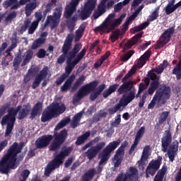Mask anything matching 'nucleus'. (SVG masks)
<instances>
[{"mask_svg": "<svg viewBox=\"0 0 181 181\" xmlns=\"http://www.w3.org/2000/svg\"><path fill=\"white\" fill-rule=\"evenodd\" d=\"M72 45L73 35L69 34L66 37L62 48V54L58 57L57 63L58 64H63L66 59V67L72 69L73 70V69L78 64L79 62L83 60L84 56H86V53H87V49L86 48L81 49L83 47L81 43L75 44L71 49Z\"/></svg>", "mask_w": 181, "mask_h": 181, "instance_id": "obj_1", "label": "nucleus"}, {"mask_svg": "<svg viewBox=\"0 0 181 181\" xmlns=\"http://www.w3.org/2000/svg\"><path fill=\"white\" fill-rule=\"evenodd\" d=\"M67 136H69V132L66 129H63L60 132H54L53 135L46 134L41 136L35 141V149H45V148H47L48 145H50L49 147V151L56 152L66 142ZM50 142H52L51 144Z\"/></svg>", "mask_w": 181, "mask_h": 181, "instance_id": "obj_2", "label": "nucleus"}, {"mask_svg": "<svg viewBox=\"0 0 181 181\" xmlns=\"http://www.w3.org/2000/svg\"><path fill=\"white\" fill-rule=\"evenodd\" d=\"M19 148H18V142H14L8 148L6 154L0 160V173L3 175H8L11 169L18 168L17 156Z\"/></svg>", "mask_w": 181, "mask_h": 181, "instance_id": "obj_3", "label": "nucleus"}, {"mask_svg": "<svg viewBox=\"0 0 181 181\" xmlns=\"http://www.w3.org/2000/svg\"><path fill=\"white\" fill-rule=\"evenodd\" d=\"M98 84H100V81L95 80L81 86L76 93L75 100L80 101L83 97H86V95H88L90 93H92L89 96V100L90 101H95L101 93L105 90L106 87L105 83L99 86ZM98 86V87L97 88Z\"/></svg>", "mask_w": 181, "mask_h": 181, "instance_id": "obj_4", "label": "nucleus"}, {"mask_svg": "<svg viewBox=\"0 0 181 181\" xmlns=\"http://www.w3.org/2000/svg\"><path fill=\"white\" fill-rule=\"evenodd\" d=\"M21 110H22V105H18L16 109L11 107L8 110V114L2 117L1 121V127L6 125L4 135L6 138L12 134V131H13V127H15V122H16V115H18Z\"/></svg>", "mask_w": 181, "mask_h": 181, "instance_id": "obj_5", "label": "nucleus"}, {"mask_svg": "<svg viewBox=\"0 0 181 181\" xmlns=\"http://www.w3.org/2000/svg\"><path fill=\"white\" fill-rule=\"evenodd\" d=\"M71 152V148L69 147L56 155L53 160H52L45 168L44 175L46 177H49L52 175L53 170L59 169L61 165H63V160L66 156H69Z\"/></svg>", "mask_w": 181, "mask_h": 181, "instance_id": "obj_6", "label": "nucleus"}, {"mask_svg": "<svg viewBox=\"0 0 181 181\" xmlns=\"http://www.w3.org/2000/svg\"><path fill=\"white\" fill-rule=\"evenodd\" d=\"M76 11H77V6H75L73 4V3H70L69 4L66 5L64 12V16L66 19V28L71 33L74 32L76 22L78 21V15L75 14L71 17Z\"/></svg>", "mask_w": 181, "mask_h": 181, "instance_id": "obj_7", "label": "nucleus"}, {"mask_svg": "<svg viewBox=\"0 0 181 181\" xmlns=\"http://www.w3.org/2000/svg\"><path fill=\"white\" fill-rule=\"evenodd\" d=\"M170 98V87L163 84L161 87L156 92L153 100L148 105V110H152V108H154L155 105H156V101L165 104L166 103V100H169Z\"/></svg>", "mask_w": 181, "mask_h": 181, "instance_id": "obj_8", "label": "nucleus"}, {"mask_svg": "<svg viewBox=\"0 0 181 181\" xmlns=\"http://www.w3.org/2000/svg\"><path fill=\"white\" fill-rule=\"evenodd\" d=\"M136 73V68L135 66H133L130 71L123 77L122 79V84L119 87V88L117 90V93L122 95V94L125 95L127 93H131V90L132 88H134V84H135V82L132 79H130L134 74ZM129 80V81H128Z\"/></svg>", "mask_w": 181, "mask_h": 181, "instance_id": "obj_9", "label": "nucleus"}, {"mask_svg": "<svg viewBox=\"0 0 181 181\" xmlns=\"http://www.w3.org/2000/svg\"><path fill=\"white\" fill-rule=\"evenodd\" d=\"M126 16L127 14L123 13L119 16V18H114L108 23H106V24L96 27L94 30L95 32H105V33H110L112 30H115V28H118V26L122 23V21L125 19Z\"/></svg>", "mask_w": 181, "mask_h": 181, "instance_id": "obj_10", "label": "nucleus"}, {"mask_svg": "<svg viewBox=\"0 0 181 181\" xmlns=\"http://www.w3.org/2000/svg\"><path fill=\"white\" fill-rule=\"evenodd\" d=\"M135 99V91H131L128 95L124 94L120 99L119 103L116 104L113 107L108 109V112L110 115H114L117 111L121 110V107H127L129 103Z\"/></svg>", "mask_w": 181, "mask_h": 181, "instance_id": "obj_11", "label": "nucleus"}, {"mask_svg": "<svg viewBox=\"0 0 181 181\" xmlns=\"http://www.w3.org/2000/svg\"><path fill=\"white\" fill-rule=\"evenodd\" d=\"M62 8H57L54 9L53 16H48L45 23L44 28L50 23L51 29H55L60 23V18H62Z\"/></svg>", "mask_w": 181, "mask_h": 181, "instance_id": "obj_12", "label": "nucleus"}, {"mask_svg": "<svg viewBox=\"0 0 181 181\" xmlns=\"http://www.w3.org/2000/svg\"><path fill=\"white\" fill-rule=\"evenodd\" d=\"M175 26L170 27L165 30L160 36L159 40L157 41V46L158 49L166 46L170 42V39L175 34Z\"/></svg>", "mask_w": 181, "mask_h": 181, "instance_id": "obj_13", "label": "nucleus"}, {"mask_svg": "<svg viewBox=\"0 0 181 181\" xmlns=\"http://www.w3.org/2000/svg\"><path fill=\"white\" fill-rule=\"evenodd\" d=\"M162 165V156H158L156 160H152L149 162L146 169V177L148 179L150 176H155L156 172L159 170Z\"/></svg>", "mask_w": 181, "mask_h": 181, "instance_id": "obj_14", "label": "nucleus"}, {"mask_svg": "<svg viewBox=\"0 0 181 181\" xmlns=\"http://www.w3.org/2000/svg\"><path fill=\"white\" fill-rule=\"evenodd\" d=\"M128 146V141H124L122 143L120 147L116 151L113 163L115 168H118L121 163H122V160L124 159V155H125V148Z\"/></svg>", "mask_w": 181, "mask_h": 181, "instance_id": "obj_15", "label": "nucleus"}, {"mask_svg": "<svg viewBox=\"0 0 181 181\" xmlns=\"http://www.w3.org/2000/svg\"><path fill=\"white\" fill-rule=\"evenodd\" d=\"M119 144H121V140L113 141L110 142L103 151V155L101 159L103 160H108L110 159V154L111 152H114L117 148H118Z\"/></svg>", "mask_w": 181, "mask_h": 181, "instance_id": "obj_16", "label": "nucleus"}, {"mask_svg": "<svg viewBox=\"0 0 181 181\" xmlns=\"http://www.w3.org/2000/svg\"><path fill=\"white\" fill-rule=\"evenodd\" d=\"M105 146V141H102L97 144L95 146L90 148L86 153V156L89 160H91L93 158H95L98 153Z\"/></svg>", "mask_w": 181, "mask_h": 181, "instance_id": "obj_17", "label": "nucleus"}, {"mask_svg": "<svg viewBox=\"0 0 181 181\" xmlns=\"http://www.w3.org/2000/svg\"><path fill=\"white\" fill-rule=\"evenodd\" d=\"M28 2H30V0H20L19 1H18V0H6L3 3V6L5 8V9H8L9 6H11V10L13 11L21 8L22 5H26Z\"/></svg>", "mask_w": 181, "mask_h": 181, "instance_id": "obj_18", "label": "nucleus"}, {"mask_svg": "<svg viewBox=\"0 0 181 181\" xmlns=\"http://www.w3.org/2000/svg\"><path fill=\"white\" fill-rule=\"evenodd\" d=\"M47 74H49V67L45 66L40 71L39 74L35 76L32 84V88L33 90L37 88V86H40L42 80H45V78L47 77Z\"/></svg>", "mask_w": 181, "mask_h": 181, "instance_id": "obj_19", "label": "nucleus"}, {"mask_svg": "<svg viewBox=\"0 0 181 181\" xmlns=\"http://www.w3.org/2000/svg\"><path fill=\"white\" fill-rule=\"evenodd\" d=\"M170 144H172V132L170 130H165L163 137L161 139V146L163 152H168V148H169Z\"/></svg>", "mask_w": 181, "mask_h": 181, "instance_id": "obj_20", "label": "nucleus"}, {"mask_svg": "<svg viewBox=\"0 0 181 181\" xmlns=\"http://www.w3.org/2000/svg\"><path fill=\"white\" fill-rule=\"evenodd\" d=\"M177 151H179V141L175 140L170 145L168 151V156L170 162L175 160V158H176V155H177Z\"/></svg>", "mask_w": 181, "mask_h": 181, "instance_id": "obj_21", "label": "nucleus"}, {"mask_svg": "<svg viewBox=\"0 0 181 181\" xmlns=\"http://www.w3.org/2000/svg\"><path fill=\"white\" fill-rule=\"evenodd\" d=\"M42 111H43V103L41 102H37L31 110L29 119L33 121V119H35L37 115H40V114H42Z\"/></svg>", "mask_w": 181, "mask_h": 181, "instance_id": "obj_22", "label": "nucleus"}, {"mask_svg": "<svg viewBox=\"0 0 181 181\" xmlns=\"http://www.w3.org/2000/svg\"><path fill=\"white\" fill-rule=\"evenodd\" d=\"M56 115L53 112V110L50 107V105L47 106V107L42 112L41 116V122H47V121H50L52 118H54Z\"/></svg>", "mask_w": 181, "mask_h": 181, "instance_id": "obj_23", "label": "nucleus"}, {"mask_svg": "<svg viewBox=\"0 0 181 181\" xmlns=\"http://www.w3.org/2000/svg\"><path fill=\"white\" fill-rule=\"evenodd\" d=\"M142 35H144V32H141L137 33L136 35H134L131 40H128L127 42H125L124 45V50H128L132 47V46L136 45L138 42L139 41V39L142 37Z\"/></svg>", "mask_w": 181, "mask_h": 181, "instance_id": "obj_24", "label": "nucleus"}, {"mask_svg": "<svg viewBox=\"0 0 181 181\" xmlns=\"http://www.w3.org/2000/svg\"><path fill=\"white\" fill-rule=\"evenodd\" d=\"M76 80V75L74 74H71L64 82L63 86L61 87V91L62 93H66L67 90H70L71 88V93H74V91H71V85L73 84V81Z\"/></svg>", "mask_w": 181, "mask_h": 181, "instance_id": "obj_25", "label": "nucleus"}, {"mask_svg": "<svg viewBox=\"0 0 181 181\" xmlns=\"http://www.w3.org/2000/svg\"><path fill=\"white\" fill-rule=\"evenodd\" d=\"M49 107L52 110L55 117L60 115V114H63V112L66 111V105H64V103H62L61 105L59 103H52L49 105Z\"/></svg>", "mask_w": 181, "mask_h": 181, "instance_id": "obj_26", "label": "nucleus"}, {"mask_svg": "<svg viewBox=\"0 0 181 181\" xmlns=\"http://www.w3.org/2000/svg\"><path fill=\"white\" fill-rule=\"evenodd\" d=\"M118 87H119V84L118 83H115L110 86L109 88L103 93V98H108V97H110L112 93H115V91H117Z\"/></svg>", "mask_w": 181, "mask_h": 181, "instance_id": "obj_27", "label": "nucleus"}, {"mask_svg": "<svg viewBox=\"0 0 181 181\" xmlns=\"http://www.w3.org/2000/svg\"><path fill=\"white\" fill-rule=\"evenodd\" d=\"M90 135H91V132L88 131L83 133L82 135L78 136L75 142L76 145H77V146L80 145H83V144H84L86 141H87L88 138H90Z\"/></svg>", "mask_w": 181, "mask_h": 181, "instance_id": "obj_28", "label": "nucleus"}, {"mask_svg": "<svg viewBox=\"0 0 181 181\" xmlns=\"http://www.w3.org/2000/svg\"><path fill=\"white\" fill-rule=\"evenodd\" d=\"M29 112H30V107L26 105H23V108L18 112V119H25L29 115Z\"/></svg>", "mask_w": 181, "mask_h": 181, "instance_id": "obj_29", "label": "nucleus"}, {"mask_svg": "<svg viewBox=\"0 0 181 181\" xmlns=\"http://www.w3.org/2000/svg\"><path fill=\"white\" fill-rule=\"evenodd\" d=\"M84 81H86V76L81 75L79 78L73 83L71 87V91H77V89L83 86Z\"/></svg>", "mask_w": 181, "mask_h": 181, "instance_id": "obj_30", "label": "nucleus"}, {"mask_svg": "<svg viewBox=\"0 0 181 181\" xmlns=\"http://www.w3.org/2000/svg\"><path fill=\"white\" fill-rule=\"evenodd\" d=\"M110 39L112 43H115L118 39H122V33H121V30L119 28H117L115 30L112 31Z\"/></svg>", "mask_w": 181, "mask_h": 181, "instance_id": "obj_31", "label": "nucleus"}, {"mask_svg": "<svg viewBox=\"0 0 181 181\" xmlns=\"http://www.w3.org/2000/svg\"><path fill=\"white\" fill-rule=\"evenodd\" d=\"M152 54V50L148 49L141 57H140V62L139 64L140 65L139 67H142L148 60H149V57H151V54Z\"/></svg>", "mask_w": 181, "mask_h": 181, "instance_id": "obj_32", "label": "nucleus"}, {"mask_svg": "<svg viewBox=\"0 0 181 181\" xmlns=\"http://www.w3.org/2000/svg\"><path fill=\"white\" fill-rule=\"evenodd\" d=\"M25 59H23L21 66L23 67L25 65L28 64L32 60V58L33 57V51L32 49H28L25 52Z\"/></svg>", "mask_w": 181, "mask_h": 181, "instance_id": "obj_33", "label": "nucleus"}, {"mask_svg": "<svg viewBox=\"0 0 181 181\" xmlns=\"http://www.w3.org/2000/svg\"><path fill=\"white\" fill-rule=\"evenodd\" d=\"M160 84V83L159 82V81H152L150 85V87L148 89L147 93L149 95H153V93H155V91H156V90H158V88H159Z\"/></svg>", "mask_w": 181, "mask_h": 181, "instance_id": "obj_34", "label": "nucleus"}, {"mask_svg": "<svg viewBox=\"0 0 181 181\" xmlns=\"http://www.w3.org/2000/svg\"><path fill=\"white\" fill-rule=\"evenodd\" d=\"M149 26V21H146L139 25L135 26L134 28L130 30L131 33H136V32H141L144 29H146Z\"/></svg>", "mask_w": 181, "mask_h": 181, "instance_id": "obj_35", "label": "nucleus"}, {"mask_svg": "<svg viewBox=\"0 0 181 181\" xmlns=\"http://www.w3.org/2000/svg\"><path fill=\"white\" fill-rule=\"evenodd\" d=\"M37 4L36 2H32L27 4L25 7V13L26 16H30L32 12L34 9H36Z\"/></svg>", "mask_w": 181, "mask_h": 181, "instance_id": "obj_36", "label": "nucleus"}, {"mask_svg": "<svg viewBox=\"0 0 181 181\" xmlns=\"http://www.w3.org/2000/svg\"><path fill=\"white\" fill-rule=\"evenodd\" d=\"M81 117H83L82 112H78L74 116L72 122L71 124V128H77L80 121H81Z\"/></svg>", "mask_w": 181, "mask_h": 181, "instance_id": "obj_37", "label": "nucleus"}, {"mask_svg": "<svg viewBox=\"0 0 181 181\" xmlns=\"http://www.w3.org/2000/svg\"><path fill=\"white\" fill-rule=\"evenodd\" d=\"M173 74L176 76L177 80H180L181 78V59L179 60L178 63L175 65L173 69Z\"/></svg>", "mask_w": 181, "mask_h": 181, "instance_id": "obj_38", "label": "nucleus"}, {"mask_svg": "<svg viewBox=\"0 0 181 181\" xmlns=\"http://www.w3.org/2000/svg\"><path fill=\"white\" fill-rule=\"evenodd\" d=\"M45 38H38L37 40H35L31 45L32 50H36V49H39V47H40L42 45H45Z\"/></svg>", "mask_w": 181, "mask_h": 181, "instance_id": "obj_39", "label": "nucleus"}, {"mask_svg": "<svg viewBox=\"0 0 181 181\" xmlns=\"http://www.w3.org/2000/svg\"><path fill=\"white\" fill-rule=\"evenodd\" d=\"M91 12H93L92 10H90V8L84 6L80 14L81 21H86V19H88L91 15Z\"/></svg>", "mask_w": 181, "mask_h": 181, "instance_id": "obj_40", "label": "nucleus"}, {"mask_svg": "<svg viewBox=\"0 0 181 181\" xmlns=\"http://www.w3.org/2000/svg\"><path fill=\"white\" fill-rule=\"evenodd\" d=\"M70 123V117H66L62 120H61L55 127L54 131H60L62 128L66 126L67 124Z\"/></svg>", "mask_w": 181, "mask_h": 181, "instance_id": "obj_41", "label": "nucleus"}, {"mask_svg": "<svg viewBox=\"0 0 181 181\" xmlns=\"http://www.w3.org/2000/svg\"><path fill=\"white\" fill-rule=\"evenodd\" d=\"M10 40L11 42V44L10 45L11 47H13V49H16V47H18V44L19 43V38L18 37V33L14 32L13 33L12 37L10 38Z\"/></svg>", "mask_w": 181, "mask_h": 181, "instance_id": "obj_42", "label": "nucleus"}, {"mask_svg": "<svg viewBox=\"0 0 181 181\" xmlns=\"http://www.w3.org/2000/svg\"><path fill=\"white\" fill-rule=\"evenodd\" d=\"M101 141V136H97L94 139L89 141L85 146H83L81 148V151H86L88 148L92 147L93 145H95V144H98Z\"/></svg>", "mask_w": 181, "mask_h": 181, "instance_id": "obj_43", "label": "nucleus"}, {"mask_svg": "<svg viewBox=\"0 0 181 181\" xmlns=\"http://www.w3.org/2000/svg\"><path fill=\"white\" fill-rule=\"evenodd\" d=\"M20 63H22V52H18L16 57L14 58L13 66L16 69L19 68Z\"/></svg>", "mask_w": 181, "mask_h": 181, "instance_id": "obj_44", "label": "nucleus"}, {"mask_svg": "<svg viewBox=\"0 0 181 181\" xmlns=\"http://www.w3.org/2000/svg\"><path fill=\"white\" fill-rule=\"evenodd\" d=\"M170 112L168 111L163 112L160 114V117H158V124L162 125L163 122L168 119V117H169Z\"/></svg>", "mask_w": 181, "mask_h": 181, "instance_id": "obj_45", "label": "nucleus"}, {"mask_svg": "<svg viewBox=\"0 0 181 181\" xmlns=\"http://www.w3.org/2000/svg\"><path fill=\"white\" fill-rule=\"evenodd\" d=\"M146 88H148V84L142 82L140 83L139 86V90L136 95V98H139V97H141V94H142V93H144V91H145Z\"/></svg>", "mask_w": 181, "mask_h": 181, "instance_id": "obj_46", "label": "nucleus"}, {"mask_svg": "<svg viewBox=\"0 0 181 181\" xmlns=\"http://www.w3.org/2000/svg\"><path fill=\"white\" fill-rule=\"evenodd\" d=\"M30 25V20L29 18H27L26 20H25L23 25L21 27V29L18 30L19 33L21 35H23V33L26 32Z\"/></svg>", "mask_w": 181, "mask_h": 181, "instance_id": "obj_47", "label": "nucleus"}, {"mask_svg": "<svg viewBox=\"0 0 181 181\" xmlns=\"http://www.w3.org/2000/svg\"><path fill=\"white\" fill-rule=\"evenodd\" d=\"M29 175H30V171L29 170H24L22 171L19 176L20 181H27L29 177Z\"/></svg>", "mask_w": 181, "mask_h": 181, "instance_id": "obj_48", "label": "nucleus"}, {"mask_svg": "<svg viewBox=\"0 0 181 181\" xmlns=\"http://www.w3.org/2000/svg\"><path fill=\"white\" fill-rule=\"evenodd\" d=\"M96 4L97 0H88L87 3L85 4V8H88L90 11H94Z\"/></svg>", "mask_w": 181, "mask_h": 181, "instance_id": "obj_49", "label": "nucleus"}, {"mask_svg": "<svg viewBox=\"0 0 181 181\" xmlns=\"http://www.w3.org/2000/svg\"><path fill=\"white\" fill-rule=\"evenodd\" d=\"M135 53V51L131 49L129 52H127L126 54H124L122 57L121 60L122 62H128L131 57H132V55Z\"/></svg>", "mask_w": 181, "mask_h": 181, "instance_id": "obj_50", "label": "nucleus"}, {"mask_svg": "<svg viewBox=\"0 0 181 181\" xmlns=\"http://www.w3.org/2000/svg\"><path fill=\"white\" fill-rule=\"evenodd\" d=\"M144 134H145V127L143 126L137 132L134 139H136V141H139V142H140L141 138H142V136H144Z\"/></svg>", "mask_w": 181, "mask_h": 181, "instance_id": "obj_51", "label": "nucleus"}, {"mask_svg": "<svg viewBox=\"0 0 181 181\" xmlns=\"http://www.w3.org/2000/svg\"><path fill=\"white\" fill-rule=\"evenodd\" d=\"M121 124V115H117L114 122L110 123L111 127L117 128Z\"/></svg>", "mask_w": 181, "mask_h": 181, "instance_id": "obj_52", "label": "nucleus"}, {"mask_svg": "<svg viewBox=\"0 0 181 181\" xmlns=\"http://www.w3.org/2000/svg\"><path fill=\"white\" fill-rule=\"evenodd\" d=\"M148 157H145L144 156H141L140 160L137 162L139 166L141 168L142 170L145 169V165H146V160H148Z\"/></svg>", "mask_w": 181, "mask_h": 181, "instance_id": "obj_53", "label": "nucleus"}, {"mask_svg": "<svg viewBox=\"0 0 181 181\" xmlns=\"http://www.w3.org/2000/svg\"><path fill=\"white\" fill-rule=\"evenodd\" d=\"M148 95H149L148 94V92H145L142 95L141 98V100H139V108H143L144 107V105H145V102L146 101V98L148 97Z\"/></svg>", "mask_w": 181, "mask_h": 181, "instance_id": "obj_54", "label": "nucleus"}, {"mask_svg": "<svg viewBox=\"0 0 181 181\" xmlns=\"http://www.w3.org/2000/svg\"><path fill=\"white\" fill-rule=\"evenodd\" d=\"M16 11H12L11 13H8L5 18V22H12V20L16 18Z\"/></svg>", "mask_w": 181, "mask_h": 181, "instance_id": "obj_55", "label": "nucleus"}, {"mask_svg": "<svg viewBox=\"0 0 181 181\" xmlns=\"http://www.w3.org/2000/svg\"><path fill=\"white\" fill-rule=\"evenodd\" d=\"M46 56H49V54H46V50L45 49H40L37 53V57L38 59H45Z\"/></svg>", "mask_w": 181, "mask_h": 181, "instance_id": "obj_56", "label": "nucleus"}, {"mask_svg": "<svg viewBox=\"0 0 181 181\" xmlns=\"http://www.w3.org/2000/svg\"><path fill=\"white\" fill-rule=\"evenodd\" d=\"M167 171L168 168L165 166H163L162 168L158 171L156 175L159 176L160 177H163V179Z\"/></svg>", "mask_w": 181, "mask_h": 181, "instance_id": "obj_57", "label": "nucleus"}, {"mask_svg": "<svg viewBox=\"0 0 181 181\" xmlns=\"http://www.w3.org/2000/svg\"><path fill=\"white\" fill-rule=\"evenodd\" d=\"M95 173H97L95 169L92 168L90 169L86 173H85V175L86 176V177L89 178L91 180V179L94 177V175H95Z\"/></svg>", "mask_w": 181, "mask_h": 181, "instance_id": "obj_58", "label": "nucleus"}, {"mask_svg": "<svg viewBox=\"0 0 181 181\" xmlns=\"http://www.w3.org/2000/svg\"><path fill=\"white\" fill-rule=\"evenodd\" d=\"M166 15H170V13H173L175 12V8L173 6L170 4H167L165 8Z\"/></svg>", "mask_w": 181, "mask_h": 181, "instance_id": "obj_59", "label": "nucleus"}, {"mask_svg": "<svg viewBox=\"0 0 181 181\" xmlns=\"http://www.w3.org/2000/svg\"><path fill=\"white\" fill-rule=\"evenodd\" d=\"M139 144V141L138 140L134 139V144L132 145L129 151V155H132L134 153L135 149H136V146H138Z\"/></svg>", "mask_w": 181, "mask_h": 181, "instance_id": "obj_60", "label": "nucleus"}, {"mask_svg": "<svg viewBox=\"0 0 181 181\" xmlns=\"http://www.w3.org/2000/svg\"><path fill=\"white\" fill-rule=\"evenodd\" d=\"M158 16H159V12L153 11L151 13V16H149L148 21L150 22H153V21H156V19H158Z\"/></svg>", "mask_w": 181, "mask_h": 181, "instance_id": "obj_61", "label": "nucleus"}, {"mask_svg": "<svg viewBox=\"0 0 181 181\" xmlns=\"http://www.w3.org/2000/svg\"><path fill=\"white\" fill-rule=\"evenodd\" d=\"M149 151H151V146H146L144 148L141 156H145L146 158H149Z\"/></svg>", "mask_w": 181, "mask_h": 181, "instance_id": "obj_62", "label": "nucleus"}, {"mask_svg": "<svg viewBox=\"0 0 181 181\" xmlns=\"http://www.w3.org/2000/svg\"><path fill=\"white\" fill-rule=\"evenodd\" d=\"M52 6H53L52 3H48L47 4V6L45 7V10L42 13L43 16H46V15H47V13H49V12H50V11H52Z\"/></svg>", "mask_w": 181, "mask_h": 181, "instance_id": "obj_63", "label": "nucleus"}, {"mask_svg": "<svg viewBox=\"0 0 181 181\" xmlns=\"http://www.w3.org/2000/svg\"><path fill=\"white\" fill-rule=\"evenodd\" d=\"M67 77V75L66 74H62V76L56 81L57 86H60L64 80H66V78Z\"/></svg>", "mask_w": 181, "mask_h": 181, "instance_id": "obj_64", "label": "nucleus"}]
</instances>
